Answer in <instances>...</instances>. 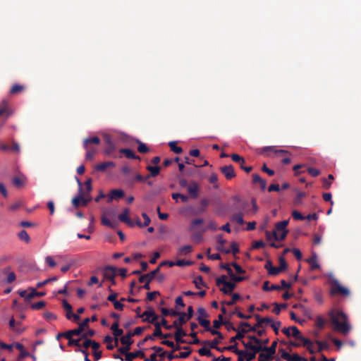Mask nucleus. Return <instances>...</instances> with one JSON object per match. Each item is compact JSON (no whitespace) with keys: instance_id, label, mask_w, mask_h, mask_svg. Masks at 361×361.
<instances>
[{"instance_id":"1","label":"nucleus","mask_w":361,"mask_h":361,"mask_svg":"<svg viewBox=\"0 0 361 361\" xmlns=\"http://www.w3.org/2000/svg\"><path fill=\"white\" fill-rule=\"evenodd\" d=\"M328 315L335 331L344 335L349 333L351 326L348 322V317L344 312L336 309H332L329 312Z\"/></svg>"},{"instance_id":"2","label":"nucleus","mask_w":361,"mask_h":361,"mask_svg":"<svg viewBox=\"0 0 361 361\" xmlns=\"http://www.w3.org/2000/svg\"><path fill=\"white\" fill-rule=\"evenodd\" d=\"M330 294L331 295L348 296L350 295L349 290L347 288L342 286L337 279H331L330 280Z\"/></svg>"},{"instance_id":"3","label":"nucleus","mask_w":361,"mask_h":361,"mask_svg":"<svg viewBox=\"0 0 361 361\" xmlns=\"http://www.w3.org/2000/svg\"><path fill=\"white\" fill-rule=\"evenodd\" d=\"M288 224V220H283L276 224V230L273 231L274 238L276 240H283L286 238L288 231L286 227Z\"/></svg>"},{"instance_id":"4","label":"nucleus","mask_w":361,"mask_h":361,"mask_svg":"<svg viewBox=\"0 0 361 361\" xmlns=\"http://www.w3.org/2000/svg\"><path fill=\"white\" fill-rule=\"evenodd\" d=\"M197 319L199 324L204 328V331L210 332L212 335L218 336L219 339H224V336L219 331L211 327L209 320L203 318L201 316H198Z\"/></svg>"},{"instance_id":"5","label":"nucleus","mask_w":361,"mask_h":361,"mask_svg":"<svg viewBox=\"0 0 361 361\" xmlns=\"http://www.w3.org/2000/svg\"><path fill=\"white\" fill-rule=\"evenodd\" d=\"M90 322V319L86 318L78 326V328L70 330L66 333L63 334L65 338H68V336H79L81 334V333L83 331V330L88 326V324Z\"/></svg>"},{"instance_id":"6","label":"nucleus","mask_w":361,"mask_h":361,"mask_svg":"<svg viewBox=\"0 0 361 361\" xmlns=\"http://www.w3.org/2000/svg\"><path fill=\"white\" fill-rule=\"evenodd\" d=\"M104 277L106 280L111 281V285H116L115 277L117 275V269L108 266L104 270Z\"/></svg>"},{"instance_id":"7","label":"nucleus","mask_w":361,"mask_h":361,"mask_svg":"<svg viewBox=\"0 0 361 361\" xmlns=\"http://www.w3.org/2000/svg\"><path fill=\"white\" fill-rule=\"evenodd\" d=\"M279 351L281 353V358L287 361H307L306 358L300 357L297 353H294L292 355H290L283 348L279 349Z\"/></svg>"},{"instance_id":"8","label":"nucleus","mask_w":361,"mask_h":361,"mask_svg":"<svg viewBox=\"0 0 361 361\" xmlns=\"http://www.w3.org/2000/svg\"><path fill=\"white\" fill-rule=\"evenodd\" d=\"M139 317L143 318L142 321L145 322L153 324L154 325V323L157 322V319H158V316L152 310L145 311Z\"/></svg>"},{"instance_id":"9","label":"nucleus","mask_w":361,"mask_h":361,"mask_svg":"<svg viewBox=\"0 0 361 361\" xmlns=\"http://www.w3.org/2000/svg\"><path fill=\"white\" fill-rule=\"evenodd\" d=\"M220 171L227 180H231L236 176L234 168L232 165L221 166L220 168Z\"/></svg>"},{"instance_id":"10","label":"nucleus","mask_w":361,"mask_h":361,"mask_svg":"<svg viewBox=\"0 0 361 361\" xmlns=\"http://www.w3.org/2000/svg\"><path fill=\"white\" fill-rule=\"evenodd\" d=\"M159 272V267L149 273L140 276L138 281L140 283H144L145 281L151 282L155 279Z\"/></svg>"},{"instance_id":"11","label":"nucleus","mask_w":361,"mask_h":361,"mask_svg":"<svg viewBox=\"0 0 361 361\" xmlns=\"http://www.w3.org/2000/svg\"><path fill=\"white\" fill-rule=\"evenodd\" d=\"M187 190L190 194V196L192 199H196L199 196V185L195 181H191L189 183L188 187L187 188Z\"/></svg>"},{"instance_id":"12","label":"nucleus","mask_w":361,"mask_h":361,"mask_svg":"<svg viewBox=\"0 0 361 361\" xmlns=\"http://www.w3.org/2000/svg\"><path fill=\"white\" fill-rule=\"evenodd\" d=\"M78 183L79 185V195L72 199V204L75 208H78L80 204H81V200L82 199V196H86V194L82 188V183L78 179Z\"/></svg>"},{"instance_id":"13","label":"nucleus","mask_w":361,"mask_h":361,"mask_svg":"<svg viewBox=\"0 0 361 361\" xmlns=\"http://www.w3.org/2000/svg\"><path fill=\"white\" fill-rule=\"evenodd\" d=\"M130 212L129 209L126 208L123 209V212L118 215V219L128 226L133 227L135 225V223L128 217V214Z\"/></svg>"},{"instance_id":"14","label":"nucleus","mask_w":361,"mask_h":361,"mask_svg":"<svg viewBox=\"0 0 361 361\" xmlns=\"http://www.w3.org/2000/svg\"><path fill=\"white\" fill-rule=\"evenodd\" d=\"M111 330L114 336V341L116 345H118V336H121L123 334V331L121 329H119V323L118 322H114L111 326Z\"/></svg>"},{"instance_id":"15","label":"nucleus","mask_w":361,"mask_h":361,"mask_svg":"<svg viewBox=\"0 0 361 361\" xmlns=\"http://www.w3.org/2000/svg\"><path fill=\"white\" fill-rule=\"evenodd\" d=\"M176 330L173 334L175 341L177 343H188L185 339L183 338V336L187 335L186 332L183 330V328H175Z\"/></svg>"},{"instance_id":"16","label":"nucleus","mask_w":361,"mask_h":361,"mask_svg":"<svg viewBox=\"0 0 361 361\" xmlns=\"http://www.w3.org/2000/svg\"><path fill=\"white\" fill-rule=\"evenodd\" d=\"M235 331L236 332V335L230 338V343H235L237 340L242 341V339L245 337V334L248 332L247 329L244 327H240V326Z\"/></svg>"},{"instance_id":"17","label":"nucleus","mask_w":361,"mask_h":361,"mask_svg":"<svg viewBox=\"0 0 361 361\" xmlns=\"http://www.w3.org/2000/svg\"><path fill=\"white\" fill-rule=\"evenodd\" d=\"M290 329L292 331V336L294 338L301 341L302 343H305V344H309L310 343V340L302 336L300 331L295 326H290Z\"/></svg>"},{"instance_id":"18","label":"nucleus","mask_w":361,"mask_h":361,"mask_svg":"<svg viewBox=\"0 0 361 361\" xmlns=\"http://www.w3.org/2000/svg\"><path fill=\"white\" fill-rule=\"evenodd\" d=\"M11 115V111L9 109V103L7 100H3L0 104V116H9Z\"/></svg>"},{"instance_id":"19","label":"nucleus","mask_w":361,"mask_h":361,"mask_svg":"<svg viewBox=\"0 0 361 361\" xmlns=\"http://www.w3.org/2000/svg\"><path fill=\"white\" fill-rule=\"evenodd\" d=\"M154 336H158V337H160L161 338H164L165 340L169 338L172 337V334H163L161 329L160 327L159 322L154 323Z\"/></svg>"},{"instance_id":"20","label":"nucleus","mask_w":361,"mask_h":361,"mask_svg":"<svg viewBox=\"0 0 361 361\" xmlns=\"http://www.w3.org/2000/svg\"><path fill=\"white\" fill-rule=\"evenodd\" d=\"M227 243V241L222 238L221 235H219L217 238V246L216 249L226 254H228L231 252V250L228 248L224 247V245Z\"/></svg>"},{"instance_id":"21","label":"nucleus","mask_w":361,"mask_h":361,"mask_svg":"<svg viewBox=\"0 0 361 361\" xmlns=\"http://www.w3.org/2000/svg\"><path fill=\"white\" fill-rule=\"evenodd\" d=\"M236 285L235 283L231 281H228L226 283L225 285L223 286L222 288H220V290L226 295H230L233 292V290L235 288Z\"/></svg>"},{"instance_id":"22","label":"nucleus","mask_w":361,"mask_h":361,"mask_svg":"<svg viewBox=\"0 0 361 361\" xmlns=\"http://www.w3.org/2000/svg\"><path fill=\"white\" fill-rule=\"evenodd\" d=\"M267 151L274 152L277 157H281L289 153L287 150L285 149H276L274 146L265 147L262 149V152Z\"/></svg>"},{"instance_id":"23","label":"nucleus","mask_w":361,"mask_h":361,"mask_svg":"<svg viewBox=\"0 0 361 361\" xmlns=\"http://www.w3.org/2000/svg\"><path fill=\"white\" fill-rule=\"evenodd\" d=\"M136 357H145V353L142 350H139L136 352L129 353L126 354V357H125L126 361H133Z\"/></svg>"},{"instance_id":"24","label":"nucleus","mask_w":361,"mask_h":361,"mask_svg":"<svg viewBox=\"0 0 361 361\" xmlns=\"http://www.w3.org/2000/svg\"><path fill=\"white\" fill-rule=\"evenodd\" d=\"M119 152L123 154L128 159H140V157L136 155L135 152L130 149L123 148L119 150Z\"/></svg>"},{"instance_id":"25","label":"nucleus","mask_w":361,"mask_h":361,"mask_svg":"<svg viewBox=\"0 0 361 361\" xmlns=\"http://www.w3.org/2000/svg\"><path fill=\"white\" fill-rule=\"evenodd\" d=\"M252 183L254 184L259 183L262 190H265L267 187V182L262 179L257 173L252 174Z\"/></svg>"},{"instance_id":"26","label":"nucleus","mask_w":361,"mask_h":361,"mask_svg":"<svg viewBox=\"0 0 361 361\" xmlns=\"http://www.w3.org/2000/svg\"><path fill=\"white\" fill-rule=\"evenodd\" d=\"M255 317L257 322L256 326L258 328L262 327L263 324H269L272 323V319L269 317L262 318L259 314H255Z\"/></svg>"},{"instance_id":"27","label":"nucleus","mask_w":361,"mask_h":361,"mask_svg":"<svg viewBox=\"0 0 361 361\" xmlns=\"http://www.w3.org/2000/svg\"><path fill=\"white\" fill-rule=\"evenodd\" d=\"M307 262L310 265V269L312 271L319 269L320 265L317 262V257L316 254H314L310 258L307 259Z\"/></svg>"},{"instance_id":"28","label":"nucleus","mask_w":361,"mask_h":361,"mask_svg":"<svg viewBox=\"0 0 361 361\" xmlns=\"http://www.w3.org/2000/svg\"><path fill=\"white\" fill-rule=\"evenodd\" d=\"M183 312H180V313L178 314V319L175 320L173 322V326L174 328H182V326L185 324L188 319H186V317L183 316Z\"/></svg>"},{"instance_id":"29","label":"nucleus","mask_w":361,"mask_h":361,"mask_svg":"<svg viewBox=\"0 0 361 361\" xmlns=\"http://www.w3.org/2000/svg\"><path fill=\"white\" fill-rule=\"evenodd\" d=\"M115 163L113 161H104L100 164H98L95 166V169L98 171H104L106 169L109 167H114Z\"/></svg>"},{"instance_id":"30","label":"nucleus","mask_w":361,"mask_h":361,"mask_svg":"<svg viewBox=\"0 0 361 361\" xmlns=\"http://www.w3.org/2000/svg\"><path fill=\"white\" fill-rule=\"evenodd\" d=\"M147 170H148L150 173L147 175L145 176V178H149L150 177H156L159 174V172H160V166H147Z\"/></svg>"},{"instance_id":"31","label":"nucleus","mask_w":361,"mask_h":361,"mask_svg":"<svg viewBox=\"0 0 361 361\" xmlns=\"http://www.w3.org/2000/svg\"><path fill=\"white\" fill-rule=\"evenodd\" d=\"M100 143V139L97 136L88 137L84 140L83 146L85 149H87L89 144L99 145Z\"/></svg>"},{"instance_id":"32","label":"nucleus","mask_w":361,"mask_h":361,"mask_svg":"<svg viewBox=\"0 0 361 361\" xmlns=\"http://www.w3.org/2000/svg\"><path fill=\"white\" fill-rule=\"evenodd\" d=\"M277 346V341H274L271 345L269 347L267 346H262V352H267V353L271 355V356H274L276 353V349Z\"/></svg>"},{"instance_id":"33","label":"nucleus","mask_w":361,"mask_h":361,"mask_svg":"<svg viewBox=\"0 0 361 361\" xmlns=\"http://www.w3.org/2000/svg\"><path fill=\"white\" fill-rule=\"evenodd\" d=\"M242 343L247 350L254 351L255 353H259L262 350V345H253L252 342L245 343L242 341Z\"/></svg>"},{"instance_id":"34","label":"nucleus","mask_w":361,"mask_h":361,"mask_svg":"<svg viewBox=\"0 0 361 361\" xmlns=\"http://www.w3.org/2000/svg\"><path fill=\"white\" fill-rule=\"evenodd\" d=\"M124 196V192L120 189H114L111 190L110 192V197L109 201H111L114 199L122 198Z\"/></svg>"},{"instance_id":"35","label":"nucleus","mask_w":361,"mask_h":361,"mask_svg":"<svg viewBox=\"0 0 361 361\" xmlns=\"http://www.w3.org/2000/svg\"><path fill=\"white\" fill-rule=\"evenodd\" d=\"M262 289L264 291H271V290H281V288L279 285L273 284L271 286H269V281H266L264 282Z\"/></svg>"},{"instance_id":"36","label":"nucleus","mask_w":361,"mask_h":361,"mask_svg":"<svg viewBox=\"0 0 361 361\" xmlns=\"http://www.w3.org/2000/svg\"><path fill=\"white\" fill-rule=\"evenodd\" d=\"M334 179V177L332 174H329L328 176V178H322V187L326 189V190H328L331 188V184H332V180Z\"/></svg>"},{"instance_id":"37","label":"nucleus","mask_w":361,"mask_h":361,"mask_svg":"<svg viewBox=\"0 0 361 361\" xmlns=\"http://www.w3.org/2000/svg\"><path fill=\"white\" fill-rule=\"evenodd\" d=\"M132 331H128L125 336H122L120 339L122 344H133V340H132Z\"/></svg>"},{"instance_id":"38","label":"nucleus","mask_w":361,"mask_h":361,"mask_svg":"<svg viewBox=\"0 0 361 361\" xmlns=\"http://www.w3.org/2000/svg\"><path fill=\"white\" fill-rule=\"evenodd\" d=\"M221 339H219L217 336L216 338L213 339L212 341H202V343L205 345H209L211 348H217V346Z\"/></svg>"},{"instance_id":"39","label":"nucleus","mask_w":361,"mask_h":361,"mask_svg":"<svg viewBox=\"0 0 361 361\" xmlns=\"http://www.w3.org/2000/svg\"><path fill=\"white\" fill-rule=\"evenodd\" d=\"M274 359H276V361H280V358L275 357L274 356H271V355H269L268 353L265 354V353H261L258 357V361H270Z\"/></svg>"},{"instance_id":"40","label":"nucleus","mask_w":361,"mask_h":361,"mask_svg":"<svg viewBox=\"0 0 361 361\" xmlns=\"http://www.w3.org/2000/svg\"><path fill=\"white\" fill-rule=\"evenodd\" d=\"M224 324H227V322L224 321V317H223L222 314H219L218 316V319L213 321V326L214 328V329H216V330L219 329L221 325H224Z\"/></svg>"},{"instance_id":"41","label":"nucleus","mask_w":361,"mask_h":361,"mask_svg":"<svg viewBox=\"0 0 361 361\" xmlns=\"http://www.w3.org/2000/svg\"><path fill=\"white\" fill-rule=\"evenodd\" d=\"M237 346H238V343L235 341V343H233V345L226 346V348H227V350L231 351L237 355H243V353H244V351L239 350Z\"/></svg>"},{"instance_id":"42","label":"nucleus","mask_w":361,"mask_h":361,"mask_svg":"<svg viewBox=\"0 0 361 361\" xmlns=\"http://www.w3.org/2000/svg\"><path fill=\"white\" fill-rule=\"evenodd\" d=\"M25 90V87L22 85L19 84H15L12 86V87L10 90V94H16L21 92H23Z\"/></svg>"},{"instance_id":"43","label":"nucleus","mask_w":361,"mask_h":361,"mask_svg":"<svg viewBox=\"0 0 361 361\" xmlns=\"http://www.w3.org/2000/svg\"><path fill=\"white\" fill-rule=\"evenodd\" d=\"M101 220L102 225L111 228H115L118 225V223L116 221L112 222L109 219L106 218L104 216L102 217Z\"/></svg>"},{"instance_id":"44","label":"nucleus","mask_w":361,"mask_h":361,"mask_svg":"<svg viewBox=\"0 0 361 361\" xmlns=\"http://www.w3.org/2000/svg\"><path fill=\"white\" fill-rule=\"evenodd\" d=\"M231 220L237 222L239 225H243L245 224L243 214L241 212L234 214L231 217Z\"/></svg>"},{"instance_id":"45","label":"nucleus","mask_w":361,"mask_h":361,"mask_svg":"<svg viewBox=\"0 0 361 361\" xmlns=\"http://www.w3.org/2000/svg\"><path fill=\"white\" fill-rule=\"evenodd\" d=\"M240 299V295L238 293H235L232 295V301H222L221 304L223 305L231 306L234 305Z\"/></svg>"},{"instance_id":"46","label":"nucleus","mask_w":361,"mask_h":361,"mask_svg":"<svg viewBox=\"0 0 361 361\" xmlns=\"http://www.w3.org/2000/svg\"><path fill=\"white\" fill-rule=\"evenodd\" d=\"M183 349L186 350V351L181 352V353H179V355H176V357L177 358L185 359V358H187L188 357H189V355H190V353H191V348H190V347H189V346H183Z\"/></svg>"},{"instance_id":"47","label":"nucleus","mask_w":361,"mask_h":361,"mask_svg":"<svg viewBox=\"0 0 361 361\" xmlns=\"http://www.w3.org/2000/svg\"><path fill=\"white\" fill-rule=\"evenodd\" d=\"M192 250V247L191 245H184L179 248L178 250V254L180 255H186L189 253H190Z\"/></svg>"},{"instance_id":"48","label":"nucleus","mask_w":361,"mask_h":361,"mask_svg":"<svg viewBox=\"0 0 361 361\" xmlns=\"http://www.w3.org/2000/svg\"><path fill=\"white\" fill-rule=\"evenodd\" d=\"M46 295L45 292H38L35 288L31 289V292L28 293L27 298L30 299V300L37 296V297H43Z\"/></svg>"},{"instance_id":"49","label":"nucleus","mask_w":361,"mask_h":361,"mask_svg":"<svg viewBox=\"0 0 361 361\" xmlns=\"http://www.w3.org/2000/svg\"><path fill=\"white\" fill-rule=\"evenodd\" d=\"M193 283H195V287L198 289H200L201 286H207L206 283L203 281L202 277L201 276H197L194 279Z\"/></svg>"},{"instance_id":"50","label":"nucleus","mask_w":361,"mask_h":361,"mask_svg":"<svg viewBox=\"0 0 361 361\" xmlns=\"http://www.w3.org/2000/svg\"><path fill=\"white\" fill-rule=\"evenodd\" d=\"M171 196L172 198L176 202L178 201V198L180 199L183 202H187L188 201V197L180 193H173Z\"/></svg>"},{"instance_id":"51","label":"nucleus","mask_w":361,"mask_h":361,"mask_svg":"<svg viewBox=\"0 0 361 361\" xmlns=\"http://www.w3.org/2000/svg\"><path fill=\"white\" fill-rule=\"evenodd\" d=\"M66 338L68 340V345L69 346H72V345H75L77 347L81 346V344H80L81 339L80 338L73 339V336H70V337L68 336V338Z\"/></svg>"},{"instance_id":"52","label":"nucleus","mask_w":361,"mask_h":361,"mask_svg":"<svg viewBox=\"0 0 361 361\" xmlns=\"http://www.w3.org/2000/svg\"><path fill=\"white\" fill-rule=\"evenodd\" d=\"M169 145L171 150L176 154H180L183 152V149L180 147H178L176 142H170Z\"/></svg>"},{"instance_id":"53","label":"nucleus","mask_w":361,"mask_h":361,"mask_svg":"<svg viewBox=\"0 0 361 361\" xmlns=\"http://www.w3.org/2000/svg\"><path fill=\"white\" fill-rule=\"evenodd\" d=\"M240 327H244V328H248L247 330L252 332H255L257 331V326H256V324L254 326H251L250 324L248 322H240Z\"/></svg>"},{"instance_id":"54","label":"nucleus","mask_w":361,"mask_h":361,"mask_svg":"<svg viewBox=\"0 0 361 361\" xmlns=\"http://www.w3.org/2000/svg\"><path fill=\"white\" fill-rule=\"evenodd\" d=\"M315 324H316L317 327H318L320 329H324V327L326 324V321L322 317L318 316L316 318Z\"/></svg>"},{"instance_id":"55","label":"nucleus","mask_w":361,"mask_h":361,"mask_svg":"<svg viewBox=\"0 0 361 361\" xmlns=\"http://www.w3.org/2000/svg\"><path fill=\"white\" fill-rule=\"evenodd\" d=\"M18 238L21 240H23L26 243H29L30 240V236L27 233V232L25 231V230H22L19 233H18Z\"/></svg>"},{"instance_id":"56","label":"nucleus","mask_w":361,"mask_h":361,"mask_svg":"<svg viewBox=\"0 0 361 361\" xmlns=\"http://www.w3.org/2000/svg\"><path fill=\"white\" fill-rule=\"evenodd\" d=\"M315 343L318 345V351L322 352L324 350H327L329 348V344L324 341H320L319 340L315 341Z\"/></svg>"},{"instance_id":"57","label":"nucleus","mask_w":361,"mask_h":361,"mask_svg":"<svg viewBox=\"0 0 361 361\" xmlns=\"http://www.w3.org/2000/svg\"><path fill=\"white\" fill-rule=\"evenodd\" d=\"M57 276H53V277H51V278H49L43 281H40V282H38L37 283V288H39L47 284H48L49 282H51V281H56L57 280Z\"/></svg>"},{"instance_id":"58","label":"nucleus","mask_w":361,"mask_h":361,"mask_svg":"<svg viewBox=\"0 0 361 361\" xmlns=\"http://www.w3.org/2000/svg\"><path fill=\"white\" fill-rule=\"evenodd\" d=\"M198 353L201 356H207V357H212V356H213V354L211 352V350L209 348H204V347L199 349L198 350Z\"/></svg>"},{"instance_id":"59","label":"nucleus","mask_w":361,"mask_h":361,"mask_svg":"<svg viewBox=\"0 0 361 361\" xmlns=\"http://www.w3.org/2000/svg\"><path fill=\"white\" fill-rule=\"evenodd\" d=\"M190 336L193 338L192 341L188 342L189 344L198 345L202 343L200 340L197 338V333L195 331L191 332Z\"/></svg>"},{"instance_id":"60","label":"nucleus","mask_w":361,"mask_h":361,"mask_svg":"<svg viewBox=\"0 0 361 361\" xmlns=\"http://www.w3.org/2000/svg\"><path fill=\"white\" fill-rule=\"evenodd\" d=\"M137 151L140 153L145 154V153L149 152V148L147 147V146L145 143L141 142L139 141L138 142Z\"/></svg>"},{"instance_id":"61","label":"nucleus","mask_w":361,"mask_h":361,"mask_svg":"<svg viewBox=\"0 0 361 361\" xmlns=\"http://www.w3.org/2000/svg\"><path fill=\"white\" fill-rule=\"evenodd\" d=\"M232 160L236 163L245 164V159L237 154H233L231 156Z\"/></svg>"},{"instance_id":"62","label":"nucleus","mask_w":361,"mask_h":361,"mask_svg":"<svg viewBox=\"0 0 361 361\" xmlns=\"http://www.w3.org/2000/svg\"><path fill=\"white\" fill-rule=\"evenodd\" d=\"M227 276L226 275H221L216 280V285L220 286L221 285H225L228 281H226Z\"/></svg>"},{"instance_id":"63","label":"nucleus","mask_w":361,"mask_h":361,"mask_svg":"<svg viewBox=\"0 0 361 361\" xmlns=\"http://www.w3.org/2000/svg\"><path fill=\"white\" fill-rule=\"evenodd\" d=\"M257 353H255L252 351V353H247L246 351H244V353H243V357H245L246 361H252L255 358L256 354Z\"/></svg>"},{"instance_id":"64","label":"nucleus","mask_w":361,"mask_h":361,"mask_svg":"<svg viewBox=\"0 0 361 361\" xmlns=\"http://www.w3.org/2000/svg\"><path fill=\"white\" fill-rule=\"evenodd\" d=\"M115 150V145L114 143H110L109 145H106L104 153L106 155H110Z\"/></svg>"}]
</instances>
